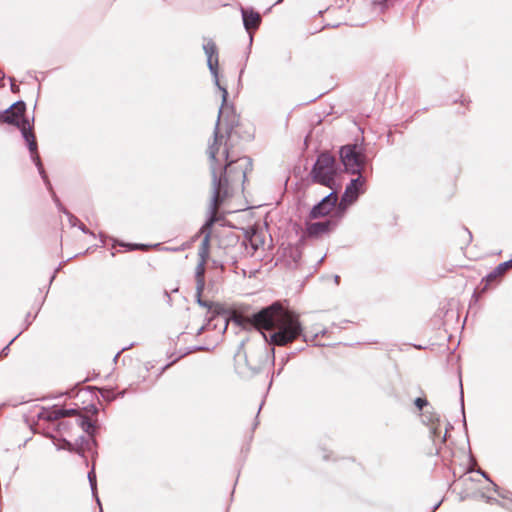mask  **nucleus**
Listing matches in <instances>:
<instances>
[{"label": "nucleus", "instance_id": "f257e3e1", "mask_svg": "<svg viewBox=\"0 0 512 512\" xmlns=\"http://www.w3.org/2000/svg\"><path fill=\"white\" fill-rule=\"evenodd\" d=\"M222 114V109H220L213 141L207 149L213 190L210 204L211 218L206 223L207 226H212L215 222V214L224 198L229 194V184L243 183L247 173L252 169V161L247 156L235 160L230 159L228 140L231 130H226L224 133L221 131Z\"/></svg>", "mask_w": 512, "mask_h": 512}, {"label": "nucleus", "instance_id": "f03ea898", "mask_svg": "<svg viewBox=\"0 0 512 512\" xmlns=\"http://www.w3.org/2000/svg\"><path fill=\"white\" fill-rule=\"evenodd\" d=\"M246 320L262 332L266 342L277 346L293 342L303 332L299 316L284 309L277 302L252 314Z\"/></svg>", "mask_w": 512, "mask_h": 512}, {"label": "nucleus", "instance_id": "7ed1b4c3", "mask_svg": "<svg viewBox=\"0 0 512 512\" xmlns=\"http://www.w3.org/2000/svg\"><path fill=\"white\" fill-rule=\"evenodd\" d=\"M25 109V103L23 101H17L1 115V119L3 122L16 125L20 129L30 151L31 158L38 168L39 174L41 175L46 185L50 186V182L42 166L40 156L37 151L38 146L35 135L32 131V126L29 120L24 117Z\"/></svg>", "mask_w": 512, "mask_h": 512}, {"label": "nucleus", "instance_id": "20e7f679", "mask_svg": "<svg viewBox=\"0 0 512 512\" xmlns=\"http://www.w3.org/2000/svg\"><path fill=\"white\" fill-rule=\"evenodd\" d=\"M270 350L266 344L250 342L235 355L236 369L243 376L254 375L266 366Z\"/></svg>", "mask_w": 512, "mask_h": 512}, {"label": "nucleus", "instance_id": "39448f33", "mask_svg": "<svg viewBox=\"0 0 512 512\" xmlns=\"http://www.w3.org/2000/svg\"><path fill=\"white\" fill-rule=\"evenodd\" d=\"M336 172L335 158L329 153H321L311 170V177L314 182L335 189Z\"/></svg>", "mask_w": 512, "mask_h": 512}, {"label": "nucleus", "instance_id": "423d86ee", "mask_svg": "<svg viewBox=\"0 0 512 512\" xmlns=\"http://www.w3.org/2000/svg\"><path fill=\"white\" fill-rule=\"evenodd\" d=\"M340 158L345 169L361 176V171L366 163V155L363 148L358 145H345L340 150Z\"/></svg>", "mask_w": 512, "mask_h": 512}, {"label": "nucleus", "instance_id": "0eeeda50", "mask_svg": "<svg viewBox=\"0 0 512 512\" xmlns=\"http://www.w3.org/2000/svg\"><path fill=\"white\" fill-rule=\"evenodd\" d=\"M203 44V50L205 52V55L207 57V65L210 70V73L212 74L214 78V84L218 87V89L222 93V106L226 104L227 98H228V91L226 87L222 86L219 81V75H218V65H219V58H218V49L215 44V42L212 39H204ZM220 109L223 110V107Z\"/></svg>", "mask_w": 512, "mask_h": 512}, {"label": "nucleus", "instance_id": "6e6552de", "mask_svg": "<svg viewBox=\"0 0 512 512\" xmlns=\"http://www.w3.org/2000/svg\"><path fill=\"white\" fill-rule=\"evenodd\" d=\"M510 268H512V259L502 262L496 266L489 274L482 278L481 282L474 290L473 297L477 300L489 289L496 287Z\"/></svg>", "mask_w": 512, "mask_h": 512}, {"label": "nucleus", "instance_id": "1a4fd4ad", "mask_svg": "<svg viewBox=\"0 0 512 512\" xmlns=\"http://www.w3.org/2000/svg\"><path fill=\"white\" fill-rule=\"evenodd\" d=\"M416 408L421 411V421L423 424L430 426V434L435 442L436 436H440L438 432L437 424L439 423V417L434 412V409L425 398H416L414 401Z\"/></svg>", "mask_w": 512, "mask_h": 512}, {"label": "nucleus", "instance_id": "9d476101", "mask_svg": "<svg viewBox=\"0 0 512 512\" xmlns=\"http://www.w3.org/2000/svg\"><path fill=\"white\" fill-rule=\"evenodd\" d=\"M364 184L365 179L362 176H358L357 178L350 181L340 201V207L342 209H345L347 206L351 205L357 200L359 195L364 191Z\"/></svg>", "mask_w": 512, "mask_h": 512}, {"label": "nucleus", "instance_id": "9b49d317", "mask_svg": "<svg viewBox=\"0 0 512 512\" xmlns=\"http://www.w3.org/2000/svg\"><path fill=\"white\" fill-rule=\"evenodd\" d=\"M338 201V195L333 191L324 197L317 205H315L310 211V218L316 219L319 217L326 216L336 205Z\"/></svg>", "mask_w": 512, "mask_h": 512}, {"label": "nucleus", "instance_id": "f8f14e48", "mask_svg": "<svg viewBox=\"0 0 512 512\" xmlns=\"http://www.w3.org/2000/svg\"><path fill=\"white\" fill-rule=\"evenodd\" d=\"M466 443H467V446H468V452L465 455L466 458H467V462L465 464V468L459 474V478L456 480V483L457 484H462V485L466 486L467 489H469L470 488L469 483L478 482L480 480L474 478L471 475L474 472V466L476 465V460L474 459V457H473V455L471 453V449H470V444H469V439L468 438L466 439Z\"/></svg>", "mask_w": 512, "mask_h": 512}, {"label": "nucleus", "instance_id": "ddd939ff", "mask_svg": "<svg viewBox=\"0 0 512 512\" xmlns=\"http://www.w3.org/2000/svg\"><path fill=\"white\" fill-rule=\"evenodd\" d=\"M336 223L331 220L319 221L307 224L306 232L310 237H318L330 232Z\"/></svg>", "mask_w": 512, "mask_h": 512}, {"label": "nucleus", "instance_id": "4468645a", "mask_svg": "<svg viewBox=\"0 0 512 512\" xmlns=\"http://www.w3.org/2000/svg\"><path fill=\"white\" fill-rule=\"evenodd\" d=\"M242 17H243V23L246 28V30L256 29L258 28L261 17L257 12L254 11H248L244 8L241 9Z\"/></svg>", "mask_w": 512, "mask_h": 512}, {"label": "nucleus", "instance_id": "2eb2a0df", "mask_svg": "<svg viewBox=\"0 0 512 512\" xmlns=\"http://www.w3.org/2000/svg\"><path fill=\"white\" fill-rule=\"evenodd\" d=\"M205 264L204 260H200L196 270H195V277H196V291L198 294H201L204 289V273H205Z\"/></svg>", "mask_w": 512, "mask_h": 512}, {"label": "nucleus", "instance_id": "dca6fc26", "mask_svg": "<svg viewBox=\"0 0 512 512\" xmlns=\"http://www.w3.org/2000/svg\"><path fill=\"white\" fill-rule=\"evenodd\" d=\"M77 425L80 426L86 433L92 435L94 431L93 423L85 417L80 416L77 420Z\"/></svg>", "mask_w": 512, "mask_h": 512}, {"label": "nucleus", "instance_id": "f3484780", "mask_svg": "<svg viewBox=\"0 0 512 512\" xmlns=\"http://www.w3.org/2000/svg\"><path fill=\"white\" fill-rule=\"evenodd\" d=\"M40 417L48 421H56L62 418V416L59 415V408H54L52 410L45 411L41 413Z\"/></svg>", "mask_w": 512, "mask_h": 512}, {"label": "nucleus", "instance_id": "a211bd4d", "mask_svg": "<svg viewBox=\"0 0 512 512\" xmlns=\"http://www.w3.org/2000/svg\"><path fill=\"white\" fill-rule=\"evenodd\" d=\"M208 244H209V238L208 236L204 238L201 247L199 248L198 255L200 257V260H204V262L207 261L208 258Z\"/></svg>", "mask_w": 512, "mask_h": 512}, {"label": "nucleus", "instance_id": "6ab92c4d", "mask_svg": "<svg viewBox=\"0 0 512 512\" xmlns=\"http://www.w3.org/2000/svg\"><path fill=\"white\" fill-rule=\"evenodd\" d=\"M458 234L465 238L464 239V243L466 245L471 242V240H472V233L469 231L468 228H466V227L458 228Z\"/></svg>", "mask_w": 512, "mask_h": 512}, {"label": "nucleus", "instance_id": "aec40b11", "mask_svg": "<svg viewBox=\"0 0 512 512\" xmlns=\"http://www.w3.org/2000/svg\"><path fill=\"white\" fill-rule=\"evenodd\" d=\"M458 102H460V108H461V109L457 110V113H458V114H462V115H463V114H465V106H466V104H468L470 101H469L467 98H465L463 95H461L460 99H454V100H453V103H454V104H457Z\"/></svg>", "mask_w": 512, "mask_h": 512}, {"label": "nucleus", "instance_id": "412c9836", "mask_svg": "<svg viewBox=\"0 0 512 512\" xmlns=\"http://www.w3.org/2000/svg\"><path fill=\"white\" fill-rule=\"evenodd\" d=\"M58 449H64V450H68L70 452H77L79 454L81 453L80 449H75L74 445L65 439L62 440V445L58 446Z\"/></svg>", "mask_w": 512, "mask_h": 512}, {"label": "nucleus", "instance_id": "4be33fe9", "mask_svg": "<svg viewBox=\"0 0 512 512\" xmlns=\"http://www.w3.org/2000/svg\"><path fill=\"white\" fill-rule=\"evenodd\" d=\"M101 396L103 399H105L106 401H109V402L113 401L116 398L114 391L111 389H103L101 391Z\"/></svg>", "mask_w": 512, "mask_h": 512}, {"label": "nucleus", "instance_id": "5701e85b", "mask_svg": "<svg viewBox=\"0 0 512 512\" xmlns=\"http://www.w3.org/2000/svg\"><path fill=\"white\" fill-rule=\"evenodd\" d=\"M88 480H89V483L91 486V490H92L93 494H95V492H96V475H95L94 470H91L88 473Z\"/></svg>", "mask_w": 512, "mask_h": 512}, {"label": "nucleus", "instance_id": "b1692460", "mask_svg": "<svg viewBox=\"0 0 512 512\" xmlns=\"http://www.w3.org/2000/svg\"><path fill=\"white\" fill-rule=\"evenodd\" d=\"M459 387H460V405H461V411H462V414H464V393H463V386H462V380H461V377H459ZM463 421H464V423L466 422V420H465V415H463Z\"/></svg>", "mask_w": 512, "mask_h": 512}, {"label": "nucleus", "instance_id": "393cba45", "mask_svg": "<svg viewBox=\"0 0 512 512\" xmlns=\"http://www.w3.org/2000/svg\"><path fill=\"white\" fill-rule=\"evenodd\" d=\"M482 498L485 500L486 503L503 506L502 502L495 497H491V496L482 494Z\"/></svg>", "mask_w": 512, "mask_h": 512}, {"label": "nucleus", "instance_id": "a878e982", "mask_svg": "<svg viewBox=\"0 0 512 512\" xmlns=\"http://www.w3.org/2000/svg\"><path fill=\"white\" fill-rule=\"evenodd\" d=\"M74 414H76V410L75 409L59 408V415L62 416V418L69 417V416H72Z\"/></svg>", "mask_w": 512, "mask_h": 512}, {"label": "nucleus", "instance_id": "bb28decb", "mask_svg": "<svg viewBox=\"0 0 512 512\" xmlns=\"http://www.w3.org/2000/svg\"><path fill=\"white\" fill-rule=\"evenodd\" d=\"M452 461L450 460V463ZM465 468V465H462L460 464L459 465V469H457L456 467H453L452 468V474H453V477H454V482L456 483V480L459 478V474L462 472V470ZM450 470H451V467H450Z\"/></svg>", "mask_w": 512, "mask_h": 512}, {"label": "nucleus", "instance_id": "cd10ccee", "mask_svg": "<svg viewBox=\"0 0 512 512\" xmlns=\"http://www.w3.org/2000/svg\"><path fill=\"white\" fill-rule=\"evenodd\" d=\"M474 472H476L477 474L481 475L486 481H488V482L491 481V478L488 475V473L485 472L484 470H482L481 468H475L474 467Z\"/></svg>", "mask_w": 512, "mask_h": 512}, {"label": "nucleus", "instance_id": "c85d7f7f", "mask_svg": "<svg viewBox=\"0 0 512 512\" xmlns=\"http://www.w3.org/2000/svg\"><path fill=\"white\" fill-rule=\"evenodd\" d=\"M68 215V218H69V222L72 226H76L80 223V221L78 220L77 217H75L74 215L70 214V213H67Z\"/></svg>", "mask_w": 512, "mask_h": 512}, {"label": "nucleus", "instance_id": "c756f323", "mask_svg": "<svg viewBox=\"0 0 512 512\" xmlns=\"http://www.w3.org/2000/svg\"><path fill=\"white\" fill-rule=\"evenodd\" d=\"M16 338H17V336H16V337H14V338L10 341V343H9L6 347H4V348L2 349V351L0 352V358L8 355L9 345H10L11 343H13V342H14V340H15Z\"/></svg>", "mask_w": 512, "mask_h": 512}, {"label": "nucleus", "instance_id": "7c9ffc66", "mask_svg": "<svg viewBox=\"0 0 512 512\" xmlns=\"http://www.w3.org/2000/svg\"><path fill=\"white\" fill-rule=\"evenodd\" d=\"M501 498L503 499H510V496H512V493L510 491H500L499 493H497Z\"/></svg>", "mask_w": 512, "mask_h": 512}, {"label": "nucleus", "instance_id": "2f4dec72", "mask_svg": "<svg viewBox=\"0 0 512 512\" xmlns=\"http://www.w3.org/2000/svg\"><path fill=\"white\" fill-rule=\"evenodd\" d=\"M200 296L201 294L197 293V302L199 303V305L203 307H210L209 303L207 301H203Z\"/></svg>", "mask_w": 512, "mask_h": 512}, {"label": "nucleus", "instance_id": "473e14b6", "mask_svg": "<svg viewBox=\"0 0 512 512\" xmlns=\"http://www.w3.org/2000/svg\"><path fill=\"white\" fill-rule=\"evenodd\" d=\"M130 249H141L144 250L147 248L146 245L140 244V245H127Z\"/></svg>", "mask_w": 512, "mask_h": 512}, {"label": "nucleus", "instance_id": "72a5a7b5", "mask_svg": "<svg viewBox=\"0 0 512 512\" xmlns=\"http://www.w3.org/2000/svg\"><path fill=\"white\" fill-rule=\"evenodd\" d=\"M490 484L492 486V489L496 492V493H499L501 491L500 487L494 483L492 480L490 481Z\"/></svg>", "mask_w": 512, "mask_h": 512}, {"label": "nucleus", "instance_id": "f704fd0d", "mask_svg": "<svg viewBox=\"0 0 512 512\" xmlns=\"http://www.w3.org/2000/svg\"><path fill=\"white\" fill-rule=\"evenodd\" d=\"M79 229L81 231H83L84 233H88V230H87L86 226L84 224H82V223H79Z\"/></svg>", "mask_w": 512, "mask_h": 512}, {"label": "nucleus", "instance_id": "c9c22d12", "mask_svg": "<svg viewBox=\"0 0 512 512\" xmlns=\"http://www.w3.org/2000/svg\"><path fill=\"white\" fill-rule=\"evenodd\" d=\"M447 435H448V426H446L445 430H444V435H443V438H442V442L443 443L446 441Z\"/></svg>", "mask_w": 512, "mask_h": 512}, {"label": "nucleus", "instance_id": "e433bc0d", "mask_svg": "<svg viewBox=\"0 0 512 512\" xmlns=\"http://www.w3.org/2000/svg\"><path fill=\"white\" fill-rule=\"evenodd\" d=\"M67 425H68V423H67V422H60V423L58 424V426H59V430H61L62 428H65Z\"/></svg>", "mask_w": 512, "mask_h": 512}, {"label": "nucleus", "instance_id": "4c0bfd02", "mask_svg": "<svg viewBox=\"0 0 512 512\" xmlns=\"http://www.w3.org/2000/svg\"><path fill=\"white\" fill-rule=\"evenodd\" d=\"M11 90L13 92H17L18 91V87L13 82L11 83Z\"/></svg>", "mask_w": 512, "mask_h": 512}, {"label": "nucleus", "instance_id": "58836bf2", "mask_svg": "<svg viewBox=\"0 0 512 512\" xmlns=\"http://www.w3.org/2000/svg\"><path fill=\"white\" fill-rule=\"evenodd\" d=\"M340 277L338 275L334 276V281L338 285L339 284Z\"/></svg>", "mask_w": 512, "mask_h": 512}, {"label": "nucleus", "instance_id": "ea45409f", "mask_svg": "<svg viewBox=\"0 0 512 512\" xmlns=\"http://www.w3.org/2000/svg\"><path fill=\"white\" fill-rule=\"evenodd\" d=\"M204 329V326L200 327L199 330L197 331V335H200L204 331Z\"/></svg>", "mask_w": 512, "mask_h": 512}, {"label": "nucleus", "instance_id": "a19ab883", "mask_svg": "<svg viewBox=\"0 0 512 512\" xmlns=\"http://www.w3.org/2000/svg\"><path fill=\"white\" fill-rule=\"evenodd\" d=\"M124 394H125V391H121V392L118 393V396L123 397Z\"/></svg>", "mask_w": 512, "mask_h": 512}, {"label": "nucleus", "instance_id": "79ce46f5", "mask_svg": "<svg viewBox=\"0 0 512 512\" xmlns=\"http://www.w3.org/2000/svg\"><path fill=\"white\" fill-rule=\"evenodd\" d=\"M252 247H253V249H254V250H256V249H257V245H256V244H254L253 242H252Z\"/></svg>", "mask_w": 512, "mask_h": 512}, {"label": "nucleus", "instance_id": "37998d69", "mask_svg": "<svg viewBox=\"0 0 512 512\" xmlns=\"http://www.w3.org/2000/svg\"><path fill=\"white\" fill-rule=\"evenodd\" d=\"M272 357H274V348H271Z\"/></svg>", "mask_w": 512, "mask_h": 512}, {"label": "nucleus", "instance_id": "c03bdc74", "mask_svg": "<svg viewBox=\"0 0 512 512\" xmlns=\"http://www.w3.org/2000/svg\"><path fill=\"white\" fill-rule=\"evenodd\" d=\"M453 353H454V350H451V349H450V351H449L450 356H451Z\"/></svg>", "mask_w": 512, "mask_h": 512}, {"label": "nucleus", "instance_id": "a18cd8bd", "mask_svg": "<svg viewBox=\"0 0 512 512\" xmlns=\"http://www.w3.org/2000/svg\"><path fill=\"white\" fill-rule=\"evenodd\" d=\"M97 503H98V505H99V506L101 505V504H100V499H99V498H97Z\"/></svg>", "mask_w": 512, "mask_h": 512}, {"label": "nucleus", "instance_id": "49530a36", "mask_svg": "<svg viewBox=\"0 0 512 512\" xmlns=\"http://www.w3.org/2000/svg\"><path fill=\"white\" fill-rule=\"evenodd\" d=\"M282 1H283V0H278V1L276 2V4H279V3H281Z\"/></svg>", "mask_w": 512, "mask_h": 512}, {"label": "nucleus", "instance_id": "de8ad7c7", "mask_svg": "<svg viewBox=\"0 0 512 512\" xmlns=\"http://www.w3.org/2000/svg\"><path fill=\"white\" fill-rule=\"evenodd\" d=\"M0 86H2V79H0Z\"/></svg>", "mask_w": 512, "mask_h": 512}]
</instances>
